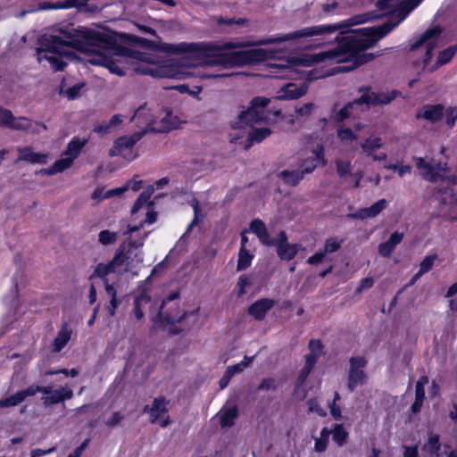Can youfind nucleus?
<instances>
[{
  "instance_id": "nucleus-1",
  "label": "nucleus",
  "mask_w": 457,
  "mask_h": 457,
  "mask_svg": "<svg viewBox=\"0 0 457 457\" xmlns=\"http://www.w3.org/2000/svg\"><path fill=\"white\" fill-rule=\"evenodd\" d=\"M423 0H378L376 7L383 12V15H388L389 21L378 26L361 28L351 30L349 34L340 37L336 36L337 46L334 49L312 54L310 58H298L294 61H285L274 63L272 68L276 71L274 76L279 79H295L299 73L298 66H310L327 61L350 62L344 67V71H352L364 63L372 61L382 53L374 54L365 53L366 49L376 46L377 42L388 35L396 28Z\"/></svg>"
},
{
  "instance_id": "nucleus-2",
  "label": "nucleus",
  "mask_w": 457,
  "mask_h": 457,
  "mask_svg": "<svg viewBox=\"0 0 457 457\" xmlns=\"http://www.w3.org/2000/svg\"><path fill=\"white\" fill-rule=\"evenodd\" d=\"M375 17L376 16L372 13L356 15L341 22L305 27L291 33L279 34L257 41L247 39L235 42H225L223 44H217L213 42H181L179 44L163 43L160 45L159 49L162 52L168 54H195L196 55H210L212 58L210 62L212 64L221 65L226 68L243 67L265 61L269 57V53L262 48L234 52L225 51L298 40L303 37L324 40L327 39L328 36L337 33L340 29L365 23Z\"/></svg>"
},
{
  "instance_id": "nucleus-3",
  "label": "nucleus",
  "mask_w": 457,
  "mask_h": 457,
  "mask_svg": "<svg viewBox=\"0 0 457 457\" xmlns=\"http://www.w3.org/2000/svg\"><path fill=\"white\" fill-rule=\"evenodd\" d=\"M120 58L132 59L140 61L141 63L134 67V71L141 74H149L153 77H173L172 70L169 66H154L155 61L148 54L133 50L128 47H120L118 49H104L96 53L90 59V62L95 65L104 66L109 71L119 76H124L125 71L119 66Z\"/></svg>"
},
{
  "instance_id": "nucleus-4",
  "label": "nucleus",
  "mask_w": 457,
  "mask_h": 457,
  "mask_svg": "<svg viewBox=\"0 0 457 457\" xmlns=\"http://www.w3.org/2000/svg\"><path fill=\"white\" fill-rule=\"evenodd\" d=\"M80 39L79 31L71 25L55 29L45 37L43 46L37 49V61H47L55 71H61L67 65L62 57L71 54V48H79Z\"/></svg>"
},
{
  "instance_id": "nucleus-5",
  "label": "nucleus",
  "mask_w": 457,
  "mask_h": 457,
  "mask_svg": "<svg viewBox=\"0 0 457 457\" xmlns=\"http://www.w3.org/2000/svg\"><path fill=\"white\" fill-rule=\"evenodd\" d=\"M440 33L441 29L439 27H432L427 29L420 38L411 46L410 51L413 53L411 65L416 69L420 68V71L418 72V76H420L421 72H435L441 66L450 62L455 55L454 49L449 46L439 52L436 61L433 65H428L433 57V51L435 48V44L429 42V40L437 37Z\"/></svg>"
},
{
  "instance_id": "nucleus-6",
  "label": "nucleus",
  "mask_w": 457,
  "mask_h": 457,
  "mask_svg": "<svg viewBox=\"0 0 457 457\" xmlns=\"http://www.w3.org/2000/svg\"><path fill=\"white\" fill-rule=\"evenodd\" d=\"M270 99L266 97L257 96L251 101V105L246 111H243L238 115L237 126L238 128L245 125L252 127V130L248 133L249 144L245 145V149L250 147L253 143H261L271 134L269 128H254L258 123L268 122L270 120V114L278 117L281 114L280 111L270 112L267 105Z\"/></svg>"
},
{
  "instance_id": "nucleus-7",
  "label": "nucleus",
  "mask_w": 457,
  "mask_h": 457,
  "mask_svg": "<svg viewBox=\"0 0 457 457\" xmlns=\"http://www.w3.org/2000/svg\"><path fill=\"white\" fill-rule=\"evenodd\" d=\"M173 126L169 125L164 129L145 128L144 129L134 133L131 136L120 137L114 141L113 146L109 151L110 156H121L128 160H132L133 146L148 132H162L170 130Z\"/></svg>"
},
{
  "instance_id": "nucleus-8",
  "label": "nucleus",
  "mask_w": 457,
  "mask_h": 457,
  "mask_svg": "<svg viewBox=\"0 0 457 457\" xmlns=\"http://www.w3.org/2000/svg\"><path fill=\"white\" fill-rule=\"evenodd\" d=\"M148 233H145L144 236L138 239H129L128 245L125 243L121 244L118 249L122 248V259L124 260L125 271L131 272L137 275L134 269L137 264L143 262L144 254L143 252L138 250L144 245L145 239L147 237Z\"/></svg>"
},
{
  "instance_id": "nucleus-9",
  "label": "nucleus",
  "mask_w": 457,
  "mask_h": 457,
  "mask_svg": "<svg viewBox=\"0 0 457 457\" xmlns=\"http://www.w3.org/2000/svg\"><path fill=\"white\" fill-rule=\"evenodd\" d=\"M414 161L416 167L420 170V174L424 179L430 182H436L443 179L447 170L446 163L435 160H426L422 157H416Z\"/></svg>"
},
{
  "instance_id": "nucleus-10",
  "label": "nucleus",
  "mask_w": 457,
  "mask_h": 457,
  "mask_svg": "<svg viewBox=\"0 0 457 457\" xmlns=\"http://www.w3.org/2000/svg\"><path fill=\"white\" fill-rule=\"evenodd\" d=\"M435 206L433 215L448 219L452 212L455 193L452 189L439 190L434 194Z\"/></svg>"
},
{
  "instance_id": "nucleus-11",
  "label": "nucleus",
  "mask_w": 457,
  "mask_h": 457,
  "mask_svg": "<svg viewBox=\"0 0 457 457\" xmlns=\"http://www.w3.org/2000/svg\"><path fill=\"white\" fill-rule=\"evenodd\" d=\"M350 368L348 370L347 387L353 392L358 386L364 384L366 375L363 371L367 364L364 357L357 356L352 357L349 360Z\"/></svg>"
},
{
  "instance_id": "nucleus-12",
  "label": "nucleus",
  "mask_w": 457,
  "mask_h": 457,
  "mask_svg": "<svg viewBox=\"0 0 457 457\" xmlns=\"http://www.w3.org/2000/svg\"><path fill=\"white\" fill-rule=\"evenodd\" d=\"M361 96L359 97V101L361 105L365 104L368 108L370 105H384L391 103L398 95V92L394 90L391 92H380L377 93L369 87L360 88Z\"/></svg>"
},
{
  "instance_id": "nucleus-13",
  "label": "nucleus",
  "mask_w": 457,
  "mask_h": 457,
  "mask_svg": "<svg viewBox=\"0 0 457 457\" xmlns=\"http://www.w3.org/2000/svg\"><path fill=\"white\" fill-rule=\"evenodd\" d=\"M277 254L283 261H291L298 251L304 249L299 244H289L285 231L281 230L276 238Z\"/></svg>"
},
{
  "instance_id": "nucleus-14",
  "label": "nucleus",
  "mask_w": 457,
  "mask_h": 457,
  "mask_svg": "<svg viewBox=\"0 0 457 457\" xmlns=\"http://www.w3.org/2000/svg\"><path fill=\"white\" fill-rule=\"evenodd\" d=\"M122 248L117 249L113 258L108 263H98L90 275L89 279L95 278H104L108 274L116 272V270L124 264L122 259Z\"/></svg>"
},
{
  "instance_id": "nucleus-15",
  "label": "nucleus",
  "mask_w": 457,
  "mask_h": 457,
  "mask_svg": "<svg viewBox=\"0 0 457 457\" xmlns=\"http://www.w3.org/2000/svg\"><path fill=\"white\" fill-rule=\"evenodd\" d=\"M387 206L386 199H380L374 203L371 206L358 210L354 213L349 214L352 219L365 220L378 216Z\"/></svg>"
},
{
  "instance_id": "nucleus-16",
  "label": "nucleus",
  "mask_w": 457,
  "mask_h": 457,
  "mask_svg": "<svg viewBox=\"0 0 457 457\" xmlns=\"http://www.w3.org/2000/svg\"><path fill=\"white\" fill-rule=\"evenodd\" d=\"M170 401L164 396L155 398L152 405H145L144 407V412H147L150 415L151 422L155 423L158 419L164 413L168 412V404Z\"/></svg>"
},
{
  "instance_id": "nucleus-17",
  "label": "nucleus",
  "mask_w": 457,
  "mask_h": 457,
  "mask_svg": "<svg viewBox=\"0 0 457 457\" xmlns=\"http://www.w3.org/2000/svg\"><path fill=\"white\" fill-rule=\"evenodd\" d=\"M272 299L263 298L257 300L248 308V313L257 320H262L267 312L275 305Z\"/></svg>"
},
{
  "instance_id": "nucleus-18",
  "label": "nucleus",
  "mask_w": 457,
  "mask_h": 457,
  "mask_svg": "<svg viewBox=\"0 0 457 457\" xmlns=\"http://www.w3.org/2000/svg\"><path fill=\"white\" fill-rule=\"evenodd\" d=\"M17 152L19 156L17 162L25 161L31 164H46L48 161L47 154L35 153L31 147H18Z\"/></svg>"
},
{
  "instance_id": "nucleus-19",
  "label": "nucleus",
  "mask_w": 457,
  "mask_h": 457,
  "mask_svg": "<svg viewBox=\"0 0 457 457\" xmlns=\"http://www.w3.org/2000/svg\"><path fill=\"white\" fill-rule=\"evenodd\" d=\"M443 113L444 106L442 104H426L417 112L416 118L436 122L441 120Z\"/></svg>"
},
{
  "instance_id": "nucleus-20",
  "label": "nucleus",
  "mask_w": 457,
  "mask_h": 457,
  "mask_svg": "<svg viewBox=\"0 0 457 457\" xmlns=\"http://www.w3.org/2000/svg\"><path fill=\"white\" fill-rule=\"evenodd\" d=\"M73 396V391L66 387H60L53 390L50 395L44 396L42 398L44 405L49 406L62 403L65 400L71 399Z\"/></svg>"
},
{
  "instance_id": "nucleus-21",
  "label": "nucleus",
  "mask_w": 457,
  "mask_h": 457,
  "mask_svg": "<svg viewBox=\"0 0 457 457\" xmlns=\"http://www.w3.org/2000/svg\"><path fill=\"white\" fill-rule=\"evenodd\" d=\"M72 328L68 323H64L58 331L53 344V352H61L71 340Z\"/></svg>"
},
{
  "instance_id": "nucleus-22",
  "label": "nucleus",
  "mask_w": 457,
  "mask_h": 457,
  "mask_svg": "<svg viewBox=\"0 0 457 457\" xmlns=\"http://www.w3.org/2000/svg\"><path fill=\"white\" fill-rule=\"evenodd\" d=\"M151 305V296L145 292H141L134 298L133 314L135 318L141 320L145 317V309Z\"/></svg>"
},
{
  "instance_id": "nucleus-23",
  "label": "nucleus",
  "mask_w": 457,
  "mask_h": 457,
  "mask_svg": "<svg viewBox=\"0 0 457 457\" xmlns=\"http://www.w3.org/2000/svg\"><path fill=\"white\" fill-rule=\"evenodd\" d=\"M428 383V378L426 376H421L415 386V401L412 403L411 409L413 413H417L421 410L424 399H425V389L424 386Z\"/></svg>"
},
{
  "instance_id": "nucleus-24",
  "label": "nucleus",
  "mask_w": 457,
  "mask_h": 457,
  "mask_svg": "<svg viewBox=\"0 0 457 457\" xmlns=\"http://www.w3.org/2000/svg\"><path fill=\"white\" fill-rule=\"evenodd\" d=\"M403 238V234L394 232L389 239L378 245V253L383 257H389L395 246L399 245Z\"/></svg>"
},
{
  "instance_id": "nucleus-25",
  "label": "nucleus",
  "mask_w": 457,
  "mask_h": 457,
  "mask_svg": "<svg viewBox=\"0 0 457 457\" xmlns=\"http://www.w3.org/2000/svg\"><path fill=\"white\" fill-rule=\"evenodd\" d=\"M277 177L288 187H296L303 179L298 170H283L278 173Z\"/></svg>"
},
{
  "instance_id": "nucleus-26",
  "label": "nucleus",
  "mask_w": 457,
  "mask_h": 457,
  "mask_svg": "<svg viewBox=\"0 0 457 457\" xmlns=\"http://www.w3.org/2000/svg\"><path fill=\"white\" fill-rule=\"evenodd\" d=\"M8 128L14 129V130H21V131H31L35 134H39L40 130L39 129H33L32 128V122L27 119L26 117H14L10 121V123L7 124Z\"/></svg>"
},
{
  "instance_id": "nucleus-27",
  "label": "nucleus",
  "mask_w": 457,
  "mask_h": 457,
  "mask_svg": "<svg viewBox=\"0 0 457 457\" xmlns=\"http://www.w3.org/2000/svg\"><path fill=\"white\" fill-rule=\"evenodd\" d=\"M87 139H81L79 137H73L68 144L66 150L63 153L64 156H69L74 161L77 159L81 152V149L87 145Z\"/></svg>"
},
{
  "instance_id": "nucleus-28",
  "label": "nucleus",
  "mask_w": 457,
  "mask_h": 457,
  "mask_svg": "<svg viewBox=\"0 0 457 457\" xmlns=\"http://www.w3.org/2000/svg\"><path fill=\"white\" fill-rule=\"evenodd\" d=\"M306 92L307 86L305 84L298 86L296 84L289 83L283 87V95L280 96V97L286 99H297L304 96Z\"/></svg>"
},
{
  "instance_id": "nucleus-29",
  "label": "nucleus",
  "mask_w": 457,
  "mask_h": 457,
  "mask_svg": "<svg viewBox=\"0 0 457 457\" xmlns=\"http://www.w3.org/2000/svg\"><path fill=\"white\" fill-rule=\"evenodd\" d=\"M88 0H64L59 3V9H71L76 8L79 11L85 12H96L98 11V7L95 6H87V3Z\"/></svg>"
},
{
  "instance_id": "nucleus-30",
  "label": "nucleus",
  "mask_w": 457,
  "mask_h": 457,
  "mask_svg": "<svg viewBox=\"0 0 457 457\" xmlns=\"http://www.w3.org/2000/svg\"><path fill=\"white\" fill-rule=\"evenodd\" d=\"M361 104L359 101V98L353 100V102L345 104L341 110L337 112L334 115L331 116L336 122H341L345 119L353 115V109L357 106H361Z\"/></svg>"
},
{
  "instance_id": "nucleus-31",
  "label": "nucleus",
  "mask_w": 457,
  "mask_h": 457,
  "mask_svg": "<svg viewBox=\"0 0 457 457\" xmlns=\"http://www.w3.org/2000/svg\"><path fill=\"white\" fill-rule=\"evenodd\" d=\"M321 158L322 151H320L319 153H316L315 156L304 159L298 170L302 176L304 178L305 175L312 173L318 166Z\"/></svg>"
},
{
  "instance_id": "nucleus-32",
  "label": "nucleus",
  "mask_w": 457,
  "mask_h": 457,
  "mask_svg": "<svg viewBox=\"0 0 457 457\" xmlns=\"http://www.w3.org/2000/svg\"><path fill=\"white\" fill-rule=\"evenodd\" d=\"M28 396L26 389L16 392L15 394L1 399L0 408L14 407L22 403Z\"/></svg>"
},
{
  "instance_id": "nucleus-33",
  "label": "nucleus",
  "mask_w": 457,
  "mask_h": 457,
  "mask_svg": "<svg viewBox=\"0 0 457 457\" xmlns=\"http://www.w3.org/2000/svg\"><path fill=\"white\" fill-rule=\"evenodd\" d=\"M104 285L106 294L110 296V303L107 306V310L110 316L113 317L116 313V309L120 303V301L117 299V292L114 287L108 284L106 279L104 280Z\"/></svg>"
},
{
  "instance_id": "nucleus-34",
  "label": "nucleus",
  "mask_w": 457,
  "mask_h": 457,
  "mask_svg": "<svg viewBox=\"0 0 457 457\" xmlns=\"http://www.w3.org/2000/svg\"><path fill=\"white\" fill-rule=\"evenodd\" d=\"M238 416L237 406L229 407L222 411L220 415V426L222 428H229L234 425V420Z\"/></svg>"
},
{
  "instance_id": "nucleus-35",
  "label": "nucleus",
  "mask_w": 457,
  "mask_h": 457,
  "mask_svg": "<svg viewBox=\"0 0 457 457\" xmlns=\"http://www.w3.org/2000/svg\"><path fill=\"white\" fill-rule=\"evenodd\" d=\"M154 191V187L153 186H150L147 189L143 191L137 201L135 202L131 212L134 214L137 212L144 205H153V203L149 202V199L152 195V194Z\"/></svg>"
},
{
  "instance_id": "nucleus-36",
  "label": "nucleus",
  "mask_w": 457,
  "mask_h": 457,
  "mask_svg": "<svg viewBox=\"0 0 457 457\" xmlns=\"http://www.w3.org/2000/svg\"><path fill=\"white\" fill-rule=\"evenodd\" d=\"M131 120H138L141 124H146L147 127L149 128H154L152 125H151V122L153 121L152 120V116L151 114L149 113V110L147 109L146 107V104H143L141 106H139L135 113H134V116L132 117Z\"/></svg>"
},
{
  "instance_id": "nucleus-37",
  "label": "nucleus",
  "mask_w": 457,
  "mask_h": 457,
  "mask_svg": "<svg viewBox=\"0 0 457 457\" xmlns=\"http://www.w3.org/2000/svg\"><path fill=\"white\" fill-rule=\"evenodd\" d=\"M382 146V140L380 137H369L361 144V147L367 156L370 157L375 154V151Z\"/></svg>"
},
{
  "instance_id": "nucleus-38",
  "label": "nucleus",
  "mask_w": 457,
  "mask_h": 457,
  "mask_svg": "<svg viewBox=\"0 0 457 457\" xmlns=\"http://www.w3.org/2000/svg\"><path fill=\"white\" fill-rule=\"evenodd\" d=\"M72 158L69 156H64L62 154V157L59 160H57L52 166L49 167L47 173L50 175L56 174L59 172H62L71 167V165L73 163Z\"/></svg>"
},
{
  "instance_id": "nucleus-39",
  "label": "nucleus",
  "mask_w": 457,
  "mask_h": 457,
  "mask_svg": "<svg viewBox=\"0 0 457 457\" xmlns=\"http://www.w3.org/2000/svg\"><path fill=\"white\" fill-rule=\"evenodd\" d=\"M331 435L332 439L338 446H343L346 443L348 432L345 431L342 424H335Z\"/></svg>"
},
{
  "instance_id": "nucleus-40",
  "label": "nucleus",
  "mask_w": 457,
  "mask_h": 457,
  "mask_svg": "<svg viewBox=\"0 0 457 457\" xmlns=\"http://www.w3.org/2000/svg\"><path fill=\"white\" fill-rule=\"evenodd\" d=\"M253 255L247 249H239L237 270H244L250 267Z\"/></svg>"
},
{
  "instance_id": "nucleus-41",
  "label": "nucleus",
  "mask_w": 457,
  "mask_h": 457,
  "mask_svg": "<svg viewBox=\"0 0 457 457\" xmlns=\"http://www.w3.org/2000/svg\"><path fill=\"white\" fill-rule=\"evenodd\" d=\"M316 362L317 361L315 360L314 355L305 356V364L301 370L300 374L298 376V381L300 383H303L305 381V379L312 370L313 367L315 366Z\"/></svg>"
},
{
  "instance_id": "nucleus-42",
  "label": "nucleus",
  "mask_w": 457,
  "mask_h": 457,
  "mask_svg": "<svg viewBox=\"0 0 457 457\" xmlns=\"http://www.w3.org/2000/svg\"><path fill=\"white\" fill-rule=\"evenodd\" d=\"M254 356L248 357L245 356L244 360L237 364L228 366L226 371L232 377L237 373H241L244 370L250 366L253 362Z\"/></svg>"
},
{
  "instance_id": "nucleus-43",
  "label": "nucleus",
  "mask_w": 457,
  "mask_h": 457,
  "mask_svg": "<svg viewBox=\"0 0 457 457\" xmlns=\"http://www.w3.org/2000/svg\"><path fill=\"white\" fill-rule=\"evenodd\" d=\"M317 109V106L313 103H306L303 105L297 106L295 109V119L303 118L307 119L309 118L312 112Z\"/></svg>"
},
{
  "instance_id": "nucleus-44",
  "label": "nucleus",
  "mask_w": 457,
  "mask_h": 457,
  "mask_svg": "<svg viewBox=\"0 0 457 457\" xmlns=\"http://www.w3.org/2000/svg\"><path fill=\"white\" fill-rule=\"evenodd\" d=\"M119 234L108 229L102 230L98 235V241L103 245H109L114 244L118 239Z\"/></svg>"
},
{
  "instance_id": "nucleus-45",
  "label": "nucleus",
  "mask_w": 457,
  "mask_h": 457,
  "mask_svg": "<svg viewBox=\"0 0 457 457\" xmlns=\"http://www.w3.org/2000/svg\"><path fill=\"white\" fill-rule=\"evenodd\" d=\"M337 173L340 178L352 175L351 172V162L341 159L336 160Z\"/></svg>"
},
{
  "instance_id": "nucleus-46",
  "label": "nucleus",
  "mask_w": 457,
  "mask_h": 457,
  "mask_svg": "<svg viewBox=\"0 0 457 457\" xmlns=\"http://www.w3.org/2000/svg\"><path fill=\"white\" fill-rule=\"evenodd\" d=\"M343 239L338 240L336 237H329L326 240L322 252L325 253V254L333 253L341 247Z\"/></svg>"
},
{
  "instance_id": "nucleus-47",
  "label": "nucleus",
  "mask_w": 457,
  "mask_h": 457,
  "mask_svg": "<svg viewBox=\"0 0 457 457\" xmlns=\"http://www.w3.org/2000/svg\"><path fill=\"white\" fill-rule=\"evenodd\" d=\"M278 389V382L273 378H263L259 386H257V391H276Z\"/></svg>"
},
{
  "instance_id": "nucleus-48",
  "label": "nucleus",
  "mask_w": 457,
  "mask_h": 457,
  "mask_svg": "<svg viewBox=\"0 0 457 457\" xmlns=\"http://www.w3.org/2000/svg\"><path fill=\"white\" fill-rule=\"evenodd\" d=\"M441 445L439 443V436L433 435L429 436L428 443L425 445V449L430 454H436L440 450Z\"/></svg>"
},
{
  "instance_id": "nucleus-49",
  "label": "nucleus",
  "mask_w": 457,
  "mask_h": 457,
  "mask_svg": "<svg viewBox=\"0 0 457 457\" xmlns=\"http://www.w3.org/2000/svg\"><path fill=\"white\" fill-rule=\"evenodd\" d=\"M124 420V415L120 411H114L104 420V425L109 428H114Z\"/></svg>"
},
{
  "instance_id": "nucleus-50",
  "label": "nucleus",
  "mask_w": 457,
  "mask_h": 457,
  "mask_svg": "<svg viewBox=\"0 0 457 457\" xmlns=\"http://www.w3.org/2000/svg\"><path fill=\"white\" fill-rule=\"evenodd\" d=\"M436 259L437 255L435 253L426 256L420 264L419 271L421 274L428 272L432 269L434 262Z\"/></svg>"
},
{
  "instance_id": "nucleus-51",
  "label": "nucleus",
  "mask_w": 457,
  "mask_h": 457,
  "mask_svg": "<svg viewBox=\"0 0 457 457\" xmlns=\"http://www.w3.org/2000/svg\"><path fill=\"white\" fill-rule=\"evenodd\" d=\"M308 347L311 353L307 355H314L315 360L318 361V358L320 357L322 351L321 342L317 339H312L309 342Z\"/></svg>"
},
{
  "instance_id": "nucleus-52",
  "label": "nucleus",
  "mask_w": 457,
  "mask_h": 457,
  "mask_svg": "<svg viewBox=\"0 0 457 457\" xmlns=\"http://www.w3.org/2000/svg\"><path fill=\"white\" fill-rule=\"evenodd\" d=\"M28 396H33L37 393H43L46 395H50L53 388L52 386H29L28 388H26Z\"/></svg>"
},
{
  "instance_id": "nucleus-53",
  "label": "nucleus",
  "mask_w": 457,
  "mask_h": 457,
  "mask_svg": "<svg viewBox=\"0 0 457 457\" xmlns=\"http://www.w3.org/2000/svg\"><path fill=\"white\" fill-rule=\"evenodd\" d=\"M264 222L259 219H254L250 223V230L256 236H259L262 231L266 230Z\"/></svg>"
},
{
  "instance_id": "nucleus-54",
  "label": "nucleus",
  "mask_w": 457,
  "mask_h": 457,
  "mask_svg": "<svg viewBox=\"0 0 457 457\" xmlns=\"http://www.w3.org/2000/svg\"><path fill=\"white\" fill-rule=\"evenodd\" d=\"M13 119V114L8 109L0 107V126H7Z\"/></svg>"
},
{
  "instance_id": "nucleus-55",
  "label": "nucleus",
  "mask_w": 457,
  "mask_h": 457,
  "mask_svg": "<svg viewBox=\"0 0 457 457\" xmlns=\"http://www.w3.org/2000/svg\"><path fill=\"white\" fill-rule=\"evenodd\" d=\"M308 405L310 411L316 412L320 417H325L327 415L326 411L317 403V401L309 400Z\"/></svg>"
},
{
  "instance_id": "nucleus-56",
  "label": "nucleus",
  "mask_w": 457,
  "mask_h": 457,
  "mask_svg": "<svg viewBox=\"0 0 457 457\" xmlns=\"http://www.w3.org/2000/svg\"><path fill=\"white\" fill-rule=\"evenodd\" d=\"M261 243L267 246L276 245V239H271L268 230L262 231L259 236H257Z\"/></svg>"
},
{
  "instance_id": "nucleus-57",
  "label": "nucleus",
  "mask_w": 457,
  "mask_h": 457,
  "mask_svg": "<svg viewBox=\"0 0 457 457\" xmlns=\"http://www.w3.org/2000/svg\"><path fill=\"white\" fill-rule=\"evenodd\" d=\"M179 297V291H174V292H171L162 303V304L160 305L159 307V311H158V316L161 318L162 316V311H163V308L165 306V304L168 303V302H171V301H174L176 299H178Z\"/></svg>"
},
{
  "instance_id": "nucleus-58",
  "label": "nucleus",
  "mask_w": 457,
  "mask_h": 457,
  "mask_svg": "<svg viewBox=\"0 0 457 457\" xmlns=\"http://www.w3.org/2000/svg\"><path fill=\"white\" fill-rule=\"evenodd\" d=\"M192 206H193V209H194V219L188 224V226L187 228L186 233L189 232L193 228V227H195V226H196L198 224V212H199L198 202L197 201H194V203L192 204Z\"/></svg>"
},
{
  "instance_id": "nucleus-59",
  "label": "nucleus",
  "mask_w": 457,
  "mask_h": 457,
  "mask_svg": "<svg viewBox=\"0 0 457 457\" xmlns=\"http://www.w3.org/2000/svg\"><path fill=\"white\" fill-rule=\"evenodd\" d=\"M457 121V107L451 108L447 112L446 124L453 128Z\"/></svg>"
},
{
  "instance_id": "nucleus-60",
  "label": "nucleus",
  "mask_w": 457,
  "mask_h": 457,
  "mask_svg": "<svg viewBox=\"0 0 457 457\" xmlns=\"http://www.w3.org/2000/svg\"><path fill=\"white\" fill-rule=\"evenodd\" d=\"M337 135L342 140H354L357 138L356 135L350 129H339Z\"/></svg>"
},
{
  "instance_id": "nucleus-61",
  "label": "nucleus",
  "mask_w": 457,
  "mask_h": 457,
  "mask_svg": "<svg viewBox=\"0 0 457 457\" xmlns=\"http://www.w3.org/2000/svg\"><path fill=\"white\" fill-rule=\"evenodd\" d=\"M142 183H143L142 180L130 179L123 186V190H124V192L129 189H131L133 191H137L141 187Z\"/></svg>"
},
{
  "instance_id": "nucleus-62",
  "label": "nucleus",
  "mask_w": 457,
  "mask_h": 457,
  "mask_svg": "<svg viewBox=\"0 0 457 457\" xmlns=\"http://www.w3.org/2000/svg\"><path fill=\"white\" fill-rule=\"evenodd\" d=\"M325 253L322 251L317 252L315 254L310 256L307 260V263L310 265H315L322 262L325 257Z\"/></svg>"
},
{
  "instance_id": "nucleus-63",
  "label": "nucleus",
  "mask_w": 457,
  "mask_h": 457,
  "mask_svg": "<svg viewBox=\"0 0 457 457\" xmlns=\"http://www.w3.org/2000/svg\"><path fill=\"white\" fill-rule=\"evenodd\" d=\"M328 407L330 409V414L335 420H339L342 419L340 407L337 406L335 403H328Z\"/></svg>"
},
{
  "instance_id": "nucleus-64",
  "label": "nucleus",
  "mask_w": 457,
  "mask_h": 457,
  "mask_svg": "<svg viewBox=\"0 0 457 457\" xmlns=\"http://www.w3.org/2000/svg\"><path fill=\"white\" fill-rule=\"evenodd\" d=\"M328 442L320 438L315 439L314 450L318 453H322L327 450Z\"/></svg>"
}]
</instances>
